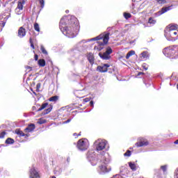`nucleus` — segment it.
Wrapping results in <instances>:
<instances>
[{
	"label": "nucleus",
	"mask_w": 178,
	"mask_h": 178,
	"mask_svg": "<svg viewBox=\"0 0 178 178\" xmlns=\"http://www.w3.org/2000/svg\"><path fill=\"white\" fill-rule=\"evenodd\" d=\"M178 26L177 25H168L165 30H169V31H177Z\"/></svg>",
	"instance_id": "f3484780"
},
{
	"label": "nucleus",
	"mask_w": 178,
	"mask_h": 178,
	"mask_svg": "<svg viewBox=\"0 0 178 178\" xmlns=\"http://www.w3.org/2000/svg\"><path fill=\"white\" fill-rule=\"evenodd\" d=\"M129 168L131 169V170H137V167L136 166V164L130 162L129 163Z\"/></svg>",
	"instance_id": "a878e982"
},
{
	"label": "nucleus",
	"mask_w": 178,
	"mask_h": 178,
	"mask_svg": "<svg viewBox=\"0 0 178 178\" xmlns=\"http://www.w3.org/2000/svg\"><path fill=\"white\" fill-rule=\"evenodd\" d=\"M65 12H66V13H69V10H66Z\"/></svg>",
	"instance_id": "5fc2aeb1"
},
{
	"label": "nucleus",
	"mask_w": 178,
	"mask_h": 178,
	"mask_svg": "<svg viewBox=\"0 0 178 178\" xmlns=\"http://www.w3.org/2000/svg\"><path fill=\"white\" fill-rule=\"evenodd\" d=\"M163 53L165 55V56H167V58H170L171 59H177V56L176 52V47L171 46L169 47H166L163 50Z\"/></svg>",
	"instance_id": "20e7f679"
},
{
	"label": "nucleus",
	"mask_w": 178,
	"mask_h": 178,
	"mask_svg": "<svg viewBox=\"0 0 178 178\" xmlns=\"http://www.w3.org/2000/svg\"><path fill=\"white\" fill-rule=\"evenodd\" d=\"M24 3H26V1H24V0H19L17 2V8L23 10V6Z\"/></svg>",
	"instance_id": "6ab92c4d"
},
{
	"label": "nucleus",
	"mask_w": 178,
	"mask_h": 178,
	"mask_svg": "<svg viewBox=\"0 0 178 178\" xmlns=\"http://www.w3.org/2000/svg\"><path fill=\"white\" fill-rule=\"evenodd\" d=\"M90 106H94V102L91 101L90 102Z\"/></svg>",
	"instance_id": "49530a36"
},
{
	"label": "nucleus",
	"mask_w": 178,
	"mask_h": 178,
	"mask_svg": "<svg viewBox=\"0 0 178 178\" xmlns=\"http://www.w3.org/2000/svg\"><path fill=\"white\" fill-rule=\"evenodd\" d=\"M14 143L15 140L10 138H7V140H6V144H13Z\"/></svg>",
	"instance_id": "cd10ccee"
},
{
	"label": "nucleus",
	"mask_w": 178,
	"mask_h": 178,
	"mask_svg": "<svg viewBox=\"0 0 178 178\" xmlns=\"http://www.w3.org/2000/svg\"><path fill=\"white\" fill-rule=\"evenodd\" d=\"M149 143L145 138H141L139 139V142L136 143V147H147Z\"/></svg>",
	"instance_id": "9d476101"
},
{
	"label": "nucleus",
	"mask_w": 178,
	"mask_h": 178,
	"mask_svg": "<svg viewBox=\"0 0 178 178\" xmlns=\"http://www.w3.org/2000/svg\"><path fill=\"white\" fill-rule=\"evenodd\" d=\"M37 88H40V87H41V84L40 83H38L37 86H36Z\"/></svg>",
	"instance_id": "de8ad7c7"
},
{
	"label": "nucleus",
	"mask_w": 178,
	"mask_h": 178,
	"mask_svg": "<svg viewBox=\"0 0 178 178\" xmlns=\"http://www.w3.org/2000/svg\"><path fill=\"white\" fill-rule=\"evenodd\" d=\"M94 144L97 151H103V149L106 148V145H108V141L104 139H98L95 142Z\"/></svg>",
	"instance_id": "423d86ee"
},
{
	"label": "nucleus",
	"mask_w": 178,
	"mask_h": 178,
	"mask_svg": "<svg viewBox=\"0 0 178 178\" xmlns=\"http://www.w3.org/2000/svg\"><path fill=\"white\" fill-rule=\"evenodd\" d=\"M15 12L16 15H22L23 10L21 8H16Z\"/></svg>",
	"instance_id": "c756f323"
},
{
	"label": "nucleus",
	"mask_w": 178,
	"mask_h": 178,
	"mask_svg": "<svg viewBox=\"0 0 178 178\" xmlns=\"http://www.w3.org/2000/svg\"><path fill=\"white\" fill-rule=\"evenodd\" d=\"M35 129V125L34 124H29L24 130L25 133H31Z\"/></svg>",
	"instance_id": "2eb2a0df"
},
{
	"label": "nucleus",
	"mask_w": 178,
	"mask_h": 178,
	"mask_svg": "<svg viewBox=\"0 0 178 178\" xmlns=\"http://www.w3.org/2000/svg\"><path fill=\"white\" fill-rule=\"evenodd\" d=\"M133 55H136V51L134 50H131L127 54L126 59H129L130 56H133Z\"/></svg>",
	"instance_id": "4be33fe9"
},
{
	"label": "nucleus",
	"mask_w": 178,
	"mask_h": 178,
	"mask_svg": "<svg viewBox=\"0 0 178 178\" xmlns=\"http://www.w3.org/2000/svg\"><path fill=\"white\" fill-rule=\"evenodd\" d=\"M9 17H10V14L6 15L4 19L1 21V22H0V24H2L3 27H5V24H6V22L8 21V19H9Z\"/></svg>",
	"instance_id": "412c9836"
},
{
	"label": "nucleus",
	"mask_w": 178,
	"mask_h": 178,
	"mask_svg": "<svg viewBox=\"0 0 178 178\" xmlns=\"http://www.w3.org/2000/svg\"><path fill=\"white\" fill-rule=\"evenodd\" d=\"M101 158V165L99 166L97 170L100 175L102 173H108L111 170L110 168H108V163H109L111 159L109 158V154L103 152L102 154H99Z\"/></svg>",
	"instance_id": "7ed1b4c3"
},
{
	"label": "nucleus",
	"mask_w": 178,
	"mask_h": 178,
	"mask_svg": "<svg viewBox=\"0 0 178 178\" xmlns=\"http://www.w3.org/2000/svg\"><path fill=\"white\" fill-rule=\"evenodd\" d=\"M18 37L19 38H23L26 37V29L23 26L19 27L18 30Z\"/></svg>",
	"instance_id": "ddd939ff"
},
{
	"label": "nucleus",
	"mask_w": 178,
	"mask_h": 178,
	"mask_svg": "<svg viewBox=\"0 0 178 178\" xmlns=\"http://www.w3.org/2000/svg\"><path fill=\"white\" fill-rule=\"evenodd\" d=\"M109 66L110 65L108 64H104V65L98 66L97 70L102 73H105V72H108V67H109Z\"/></svg>",
	"instance_id": "4468645a"
},
{
	"label": "nucleus",
	"mask_w": 178,
	"mask_h": 178,
	"mask_svg": "<svg viewBox=\"0 0 178 178\" xmlns=\"http://www.w3.org/2000/svg\"><path fill=\"white\" fill-rule=\"evenodd\" d=\"M74 136H77V134H76V133H75V134H74Z\"/></svg>",
	"instance_id": "864d4df0"
},
{
	"label": "nucleus",
	"mask_w": 178,
	"mask_h": 178,
	"mask_svg": "<svg viewBox=\"0 0 178 178\" xmlns=\"http://www.w3.org/2000/svg\"><path fill=\"white\" fill-rule=\"evenodd\" d=\"M88 147H90V143H88V140L83 138L80 139L77 143V148L80 149V151H86V149H88Z\"/></svg>",
	"instance_id": "0eeeda50"
},
{
	"label": "nucleus",
	"mask_w": 178,
	"mask_h": 178,
	"mask_svg": "<svg viewBox=\"0 0 178 178\" xmlns=\"http://www.w3.org/2000/svg\"><path fill=\"white\" fill-rule=\"evenodd\" d=\"M174 178H178V168L175 170Z\"/></svg>",
	"instance_id": "58836bf2"
},
{
	"label": "nucleus",
	"mask_w": 178,
	"mask_h": 178,
	"mask_svg": "<svg viewBox=\"0 0 178 178\" xmlns=\"http://www.w3.org/2000/svg\"><path fill=\"white\" fill-rule=\"evenodd\" d=\"M113 50L111 47H108L106 49V51L104 53H99V56L102 58V59H104V60H108V59H111V54H112Z\"/></svg>",
	"instance_id": "6e6552de"
},
{
	"label": "nucleus",
	"mask_w": 178,
	"mask_h": 178,
	"mask_svg": "<svg viewBox=\"0 0 178 178\" xmlns=\"http://www.w3.org/2000/svg\"><path fill=\"white\" fill-rule=\"evenodd\" d=\"M87 158L88 161L90 162L92 166H95L97 165V158L95 156V152L90 151L87 154Z\"/></svg>",
	"instance_id": "1a4fd4ad"
},
{
	"label": "nucleus",
	"mask_w": 178,
	"mask_h": 178,
	"mask_svg": "<svg viewBox=\"0 0 178 178\" xmlns=\"http://www.w3.org/2000/svg\"><path fill=\"white\" fill-rule=\"evenodd\" d=\"M174 143L175 144H178V140H175Z\"/></svg>",
	"instance_id": "8fccbe9b"
},
{
	"label": "nucleus",
	"mask_w": 178,
	"mask_h": 178,
	"mask_svg": "<svg viewBox=\"0 0 178 178\" xmlns=\"http://www.w3.org/2000/svg\"><path fill=\"white\" fill-rule=\"evenodd\" d=\"M58 99H59V97L53 96L49 99V101H50V102H56Z\"/></svg>",
	"instance_id": "b1692460"
},
{
	"label": "nucleus",
	"mask_w": 178,
	"mask_h": 178,
	"mask_svg": "<svg viewBox=\"0 0 178 178\" xmlns=\"http://www.w3.org/2000/svg\"><path fill=\"white\" fill-rule=\"evenodd\" d=\"M6 17V15H0V21L3 22V20H5Z\"/></svg>",
	"instance_id": "e433bc0d"
},
{
	"label": "nucleus",
	"mask_w": 178,
	"mask_h": 178,
	"mask_svg": "<svg viewBox=\"0 0 178 178\" xmlns=\"http://www.w3.org/2000/svg\"><path fill=\"white\" fill-rule=\"evenodd\" d=\"M131 155V152L130 150H127L126 153L124 154V156H130Z\"/></svg>",
	"instance_id": "f704fd0d"
},
{
	"label": "nucleus",
	"mask_w": 178,
	"mask_h": 178,
	"mask_svg": "<svg viewBox=\"0 0 178 178\" xmlns=\"http://www.w3.org/2000/svg\"><path fill=\"white\" fill-rule=\"evenodd\" d=\"M51 111H52V106H51L49 108H48L44 111V115H48V113H49Z\"/></svg>",
	"instance_id": "473e14b6"
},
{
	"label": "nucleus",
	"mask_w": 178,
	"mask_h": 178,
	"mask_svg": "<svg viewBox=\"0 0 178 178\" xmlns=\"http://www.w3.org/2000/svg\"><path fill=\"white\" fill-rule=\"evenodd\" d=\"M143 69H145V70H148V67H147V65H143Z\"/></svg>",
	"instance_id": "37998d69"
},
{
	"label": "nucleus",
	"mask_w": 178,
	"mask_h": 178,
	"mask_svg": "<svg viewBox=\"0 0 178 178\" xmlns=\"http://www.w3.org/2000/svg\"><path fill=\"white\" fill-rule=\"evenodd\" d=\"M161 169L163 170V173H166V172H168V165H161Z\"/></svg>",
	"instance_id": "c85d7f7f"
},
{
	"label": "nucleus",
	"mask_w": 178,
	"mask_h": 178,
	"mask_svg": "<svg viewBox=\"0 0 178 178\" xmlns=\"http://www.w3.org/2000/svg\"><path fill=\"white\" fill-rule=\"evenodd\" d=\"M149 24H151V26H154V24H156V19L155 18L151 17L148 19Z\"/></svg>",
	"instance_id": "aec40b11"
},
{
	"label": "nucleus",
	"mask_w": 178,
	"mask_h": 178,
	"mask_svg": "<svg viewBox=\"0 0 178 178\" xmlns=\"http://www.w3.org/2000/svg\"><path fill=\"white\" fill-rule=\"evenodd\" d=\"M47 106H48V103H44L42 104L41 107L38 109V112L42 111V109H45Z\"/></svg>",
	"instance_id": "bb28decb"
},
{
	"label": "nucleus",
	"mask_w": 178,
	"mask_h": 178,
	"mask_svg": "<svg viewBox=\"0 0 178 178\" xmlns=\"http://www.w3.org/2000/svg\"><path fill=\"white\" fill-rule=\"evenodd\" d=\"M88 60L90 62L91 65H94V54L92 53H89L88 54Z\"/></svg>",
	"instance_id": "a211bd4d"
},
{
	"label": "nucleus",
	"mask_w": 178,
	"mask_h": 178,
	"mask_svg": "<svg viewBox=\"0 0 178 178\" xmlns=\"http://www.w3.org/2000/svg\"><path fill=\"white\" fill-rule=\"evenodd\" d=\"M40 50L42 52V54H44V55H48V52L47 51V50H45V48L44 47V46H41L40 47Z\"/></svg>",
	"instance_id": "2f4dec72"
},
{
	"label": "nucleus",
	"mask_w": 178,
	"mask_h": 178,
	"mask_svg": "<svg viewBox=\"0 0 178 178\" xmlns=\"http://www.w3.org/2000/svg\"><path fill=\"white\" fill-rule=\"evenodd\" d=\"M30 178H40V174H38V172H37L35 168L31 169Z\"/></svg>",
	"instance_id": "f8f14e48"
},
{
	"label": "nucleus",
	"mask_w": 178,
	"mask_h": 178,
	"mask_svg": "<svg viewBox=\"0 0 178 178\" xmlns=\"http://www.w3.org/2000/svg\"><path fill=\"white\" fill-rule=\"evenodd\" d=\"M164 35L168 41H176L178 40V31H164Z\"/></svg>",
	"instance_id": "39448f33"
},
{
	"label": "nucleus",
	"mask_w": 178,
	"mask_h": 178,
	"mask_svg": "<svg viewBox=\"0 0 178 178\" xmlns=\"http://www.w3.org/2000/svg\"><path fill=\"white\" fill-rule=\"evenodd\" d=\"M29 42L31 44V47L33 49H34V43H33V40L31 39V38H30L29 39Z\"/></svg>",
	"instance_id": "c9c22d12"
},
{
	"label": "nucleus",
	"mask_w": 178,
	"mask_h": 178,
	"mask_svg": "<svg viewBox=\"0 0 178 178\" xmlns=\"http://www.w3.org/2000/svg\"><path fill=\"white\" fill-rule=\"evenodd\" d=\"M79 29L77 18L73 15L63 17L60 21V30L68 38H74Z\"/></svg>",
	"instance_id": "f257e3e1"
},
{
	"label": "nucleus",
	"mask_w": 178,
	"mask_h": 178,
	"mask_svg": "<svg viewBox=\"0 0 178 178\" xmlns=\"http://www.w3.org/2000/svg\"><path fill=\"white\" fill-rule=\"evenodd\" d=\"M15 133L21 137H24L26 136V134H24L23 131H20V129H16Z\"/></svg>",
	"instance_id": "393cba45"
},
{
	"label": "nucleus",
	"mask_w": 178,
	"mask_h": 178,
	"mask_svg": "<svg viewBox=\"0 0 178 178\" xmlns=\"http://www.w3.org/2000/svg\"><path fill=\"white\" fill-rule=\"evenodd\" d=\"M35 60H38V55H35Z\"/></svg>",
	"instance_id": "a18cd8bd"
},
{
	"label": "nucleus",
	"mask_w": 178,
	"mask_h": 178,
	"mask_svg": "<svg viewBox=\"0 0 178 178\" xmlns=\"http://www.w3.org/2000/svg\"><path fill=\"white\" fill-rule=\"evenodd\" d=\"M110 35L111 33H102L96 38H91L89 40V41H97V44L98 45L95 46V49H97L98 51H102V49H104V47L108 44Z\"/></svg>",
	"instance_id": "f03ea898"
},
{
	"label": "nucleus",
	"mask_w": 178,
	"mask_h": 178,
	"mask_svg": "<svg viewBox=\"0 0 178 178\" xmlns=\"http://www.w3.org/2000/svg\"><path fill=\"white\" fill-rule=\"evenodd\" d=\"M6 134V131H3L0 134V138H3L5 137V135Z\"/></svg>",
	"instance_id": "4c0bfd02"
},
{
	"label": "nucleus",
	"mask_w": 178,
	"mask_h": 178,
	"mask_svg": "<svg viewBox=\"0 0 178 178\" xmlns=\"http://www.w3.org/2000/svg\"><path fill=\"white\" fill-rule=\"evenodd\" d=\"M70 122H72V119H68L67 121H65L63 123L64 124L70 123Z\"/></svg>",
	"instance_id": "79ce46f5"
},
{
	"label": "nucleus",
	"mask_w": 178,
	"mask_h": 178,
	"mask_svg": "<svg viewBox=\"0 0 178 178\" xmlns=\"http://www.w3.org/2000/svg\"><path fill=\"white\" fill-rule=\"evenodd\" d=\"M172 8H173V5L168 7H163L160 11L156 13V16H161V15H163V13H166V12L172 10Z\"/></svg>",
	"instance_id": "9b49d317"
},
{
	"label": "nucleus",
	"mask_w": 178,
	"mask_h": 178,
	"mask_svg": "<svg viewBox=\"0 0 178 178\" xmlns=\"http://www.w3.org/2000/svg\"><path fill=\"white\" fill-rule=\"evenodd\" d=\"M27 69H29V70H31V67H27Z\"/></svg>",
	"instance_id": "603ef678"
},
{
	"label": "nucleus",
	"mask_w": 178,
	"mask_h": 178,
	"mask_svg": "<svg viewBox=\"0 0 178 178\" xmlns=\"http://www.w3.org/2000/svg\"><path fill=\"white\" fill-rule=\"evenodd\" d=\"M45 122H46L45 120H39L38 123L39 124H42L43 123H45Z\"/></svg>",
	"instance_id": "a19ab883"
},
{
	"label": "nucleus",
	"mask_w": 178,
	"mask_h": 178,
	"mask_svg": "<svg viewBox=\"0 0 178 178\" xmlns=\"http://www.w3.org/2000/svg\"><path fill=\"white\" fill-rule=\"evenodd\" d=\"M34 29L35 31H38V33H40V25L38 24V23L34 24Z\"/></svg>",
	"instance_id": "7c9ffc66"
},
{
	"label": "nucleus",
	"mask_w": 178,
	"mask_h": 178,
	"mask_svg": "<svg viewBox=\"0 0 178 178\" xmlns=\"http://www.w3.org/2000/svg\"><path fill=\"white\" fill-rule=\"evenodd\" d=\"M141 74H143V72H139V73H138V76H140V75H141Z\"/></svg>",
	"instance_id": "3c124183"
},
{
	"label": "nucleus",
	"mask_w": 178,
	"mask_h": 178,
	"mask_svg": "<svg viewBox=\"0 0 178 178\" xmlns=\"http://www.w3.org/2000/svg\"><path fill=\"white\" fill-rule=\"evenodd\" d=\"M40 3L41 8H44V0H40Z\"/></svg>",
	"instance_id": "ea45409f"
},
{
	"label": "nucleus",
	"mask_w": 178,
	"mask_h": 178,
	"mask_svg": "<svg viewBox=\"0 0 178 178\" xmlns=\"http://www.w3.org/2000/svg\"><path fill=\"white\" fill-rule=\"evenodd\" d=\"M140 58L142 60H147V59L149 58V54H148V51L142 52L140 54Z\"/></svg>",
	"instance_id": "dca6fc26"
},
{
	"label": "nucleus",
	"mask_w": 178,
	"mask_h": 178,
	"mask_svg": "<svg viewBox=\"0 0 178 178\" xmlns=\"http://www.w3.org/2000/svg\"><path fill=\"white\" fill-rule=\"evenodd\" d=\"M85 102H88V99H84Z\"/></svg>",
	"instance_id": "09e8293b"
},
{
	"label": "nucleus",
	"mask_w": 178,
	"mask_h": 178,
	"mask_svg": "<svg viewBox=\"0 0 178 178\" xmlns=\"http://www.w3.org/2000/svg\"><path fill=\"white\" fill-rule=\"evenodd\" d=\"M159 3H163L165 2V0H158Z\"/></svg>",
	"instance_id": "c03bdc74"
},
{
	"label": "nucleus",
	"mask_w": 178,
	"mask_h": 178,
	"mask_svg": "<svg viewBox=\"0 0 178 178\" xmlns=\"http://www.w3.org/2000/svg\"><path fill=\"white\" fill-rule=\"evenodd\" d=\"M38 63L39 66H40L41 67H44V66H45V60L40 59L38 61Z\"/></svg>",
	"instance_id": "5701e85b"
},
{
	"label": "nucleus",
	"mask_w": 178,
	"mask_h": 178,
	"mask_svg": "<svg viewBox=\"0 0 178 178\" xmlns=\"http://www.w3.org/2000/svg\"><path fill=\"white\" fill-rule=\"evenodd\" d=\"M124 17L126 19H130V17H131V14L127 13H124Z\"/></svg>",
	"instance_id": "72a5a7b5"
}]
</instances>
